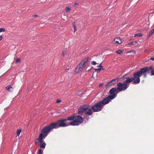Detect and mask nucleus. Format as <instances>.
I'll use <instances>...</instances> for the list:
<instances>
[{"label": "nucleus", "mask_w": 154, "mask_h": 154, "mask_svg": "<svg viewBox=\"0 0 154 154\" xmlns=\"http://www.w3.org/2000/svg\"><path fill=\"white\" fill-rule=\"evenodd\" d=\"M83 121L82 118L79 116H72L68 118L67 119H63L57 123H51L49 126L45 127L49 128L50 131L53 128H56L59 127H64L69 125H79Z\"/></svg>", "instance_id": "nucleus-1"}, {"label": "nucleus", "mask_w": 154, "mask_h": 154, "mask_svg": "<svg viewBox=\"0 0 154 154\" xmlns=\"http://www.w3.org/2000/svg\"><path fill=\"white\" fill-rule=\"evenodd\" d=\"M152 66L150 67H146L141 69L140 71L135 73L134 74V78H132L133 82L135 84L138 83L140 82V77L142 75H143L144 77L146 76V72L149 70L152 69Z\"/></svg>", "instance_id": "nucleus-2"}, {"label": "nucleus", "mask_w": 154, "mask_h": 154, "mask_svg": "<svg viewBox=\"0 0 154 154\" xmlns=\"http://www.w3.org/2000/svg\"><path fill=\"white\" fill-rule=\"evenodd\" d=\"M49 129L46 127L44 128L40 134L39 138H37L35 141V143L36 144L39 143L40 146L41 148L44 149L45 148L46 143L42 140L47 136L48 133L50 131Z\"/></svg>", "instance_id": "nucleus-3"}, {"label": "nucleus", "mask_w": 154, "mask_h": 154, "mask_svg": "<svg viewBox=\"0 0 154 154\" xmlns=\"http://www.w3.org/2000/svg\"><path fill=\"white\" fill-rule=\"evenodd\" d=\"M115 97V94L109 96L107 98L104 99L102 101L100 102L93 106L92 108V110L94 112H98L101 110L103 105L107 103L110 100L113 99Z\"/></svg>", "instance_id": "nucleus-4"}, {"label": "nucleus", "mask_w": 154, "mask_h": 154, "mask_svg": "<svg viewBox=\"0 0 154 154\" xmlns=\"http://www.w3.org/2000/svg\"><path fill=\"white\" fill-rule=\"evenodd\" d=\"M88 59V57L85 58L82 60L80 63L77 66L75 69V72L76 73L79 72L82 70L87 64Z\"/></svg>", "instance_id": "nucleus-5"}, {"label": "nucleus", "mask_w": 154, "mask_h": 154, "mask_svg": "<svg viewBox=\"0 0 154 154\" xmlns=\"http://www.w3.org/2000/svg\"><path fill=\"white\" fill-rule=\"evenodd\" d=\"M92 112L91 108L89 107L88 106H84L80 107L78 110L79 114L82 115L84 113L86 114L91 115Z\"/></svg>", "instance_id": "nucleus-6"}, {"label": "nucleus", "mask_w": 154, "mask_h": 154, "mask_svg": "<svg viewBox=\"0 0 154 154\" xmlns=\"http://www.w3.org/2000/svg\"><path fill=\"white\" fill-rule=\"evenodd\" d=\"M118 88L116 89L117 92L121 91L123 90L126 89L127 88V85L125 83L123 84H122L121 83H119L117 84Z\"/></svg>", "instance_id": "nucleus-7"}, {"label": "nucleus", "mask_w": 154, "mask_h": 154, "mask_svg": "<svg viewBox=\"0 0 154 154\" xmlns=\"http://www.w3.org/2000/svg\"><path fill=\"white\" fill-rule=\"evenodd\" d=\"M118 78L112 79L109 82H108L106 85V86L107 87H109L110 86L118 82Z\"/></svg>", "instance_id": "nucleus-8"}, {"label": "nucleus", "mask_w": 154, "mask_h": 154, "mask_svg": "<svg viewBox=\"0 0 154 154\" xmlns=\"http://www.w3.org/2000/svg\"><path fill=\"white\" fill-rule=\"evenodd\" d=\"M122 43V39L119 37L116 38L114 40L113 43L116 45H119Z\"/></svg>", "instance_id": "nucleus-9"}, {"label": "nucleus", "mask_w": 154, "mask_h": 154, "mask_svg": "<svg viewBox=\"0 0 154 154\" xmlns=\"http://www.w3.org/2000/svg\"><path fill=\"white\" fill-rule=\"evenodd\" d=\"M103 69V67L101 65V63L100 64L99 66L97 67V68L94 69L95 71L98 72H100L101 70Z\"/></svg>", "instance_id": "nucleus-10"}, {"label": "nucleus", "mask_w": 154, "mask_h": 154, "mask_svg": "<svg viewBox=\"0 0 154 154\" xmlns=\"http://www.w3.org/2000/svg\"><path fill=\"white\" fill-rule=\"evenodd\" d=\"M129 45H135L136 46H137L138 45V44L137 42L134 41L129 43H128L126 45L127 46H128Z\"/></svg>", "instance_id": "nucleus-11"}, {"label": "nucleus", "mask_w": 154, "mask_h": 154, "mask_svg": "<svg viewBox=\"0 0 154 154\" xmlns=\"http://www.w3.org/2000/svg\"><path fill=\"white\" fill-rule=\"evenodd\" d=\"M6 89L9 91H12L13 89V88L10 85L7 86L6 87Z\"/></svg>", "instance_id": "nucleus-12"}, {"label": "nucleus", "mask_w": 154, "mask_h": 154, "mask_svg": "<svg viewBox=\"0 0 154 154\" xmlns=\"http://www.w3.org/2000/svg\"><path fill=\"white\" fill-rule=\"evenodd\" d=\"M132 81H133L132 78H127L126 80L125 81L127 83H129Z\"/></svg>", "instance_id": "nucleus-13"}, {"label": "nucleus", "mask_w": 154, "mask_h": 154, "mask_svg": "<svg viewBox=\"0 0 154 154\" xmlns=\"http://www.w3.org/2000/svg\"><path fill=\"white\" fill-rule=\"evenodd\" d=\"M116 89L115 88H113L111 89L110 91V93L111 94H112L114 93Z\"/></svg>", "instance_id": "nucleus-14"}, {"label": "nucleus", "mask_w": 154, "mask_h": 154, "mask_svg": "<svg viewBox=\"0 0 154 154\" xmlns=\"http://www.w3.org/2000/svg\"><path fill=\"white\" fill-rule=\"evenodd\" d=\"M71 8L70 7L67 6L65 8V11L66 12H70Z\"/></svg>", "instance_id": "nucleus-15"}, {"label": "nucleus", "mask_w": 154, "mask_h": 154, "mask_svg": "<svg viewBox=\"0 0 154 154\" xmlns=\"http://www.w3.org/2000/svg\"><path fill=\"white\" fill-rule=\"evenodd\" d=\"M22 131V129H18L17 130V136H19L20 133Z\"/></svg>", "instance_id": "nucleus-16"}, {"label": "nucleus", "mask_w": 154, "mask_h": 154, "mask_svg": "<svg viewBox=\"0 0 154 154\" xmlns=\"http://www.w3.org/2000/svg\"><path fill=\"white\" fill-rule=\"evenodd\" d=\"M67 53V50L66 49H64L63 50L62 55L63 56L64 55H65Z\"/></svg>", "instance_id": "nucleus-17"}, {"label": "nucleus", "mask_w": 154, "mask_h": 154, "mask_svg": "<svg viewBox=\"0 0 154 154\" xmlns=\"http://www.w3.org/2000/svg\"><path fill=\"white\" fill-rule=\"evenodd\" d=\"M15 60L16 63H20L21 62L20 59L18 58H16Z\"/></svg>", "instance_id": "nucleus-18"}, {"label": "nucleus", "mask_w": 154, "mask_h": 154, "mask_svg": "<svg viewBox=\"0 0 154 154\" xmlns=\"http://www.w3.org/2000/svg\"><path fill=\"white\" fill-rule=\"evenodd\" d=\"M154 33V29L152 30L151 32L149 33L148 34L149 37L152 34H153Z\"/></svg>", "instance_id": "nucleus-19"}, {"label": "nucleus", "mask_w": 154, "mask_h": 154, "mask_svg": "<svg viewBox=\"0 0 154 154\" xmlns=\"http://www.w3.org/2000/svg\"><path fill=\"white\" fill-rule=\"evenodd\" d=\"M43 152V150H42L41 149H39L38 152V154H42Z\"/></svg>", "instance_id": "nucleus-20"}, {"label": "nucleus", "mask_w": 154, "mask_h": 154, "mask_svg": "<svg viewBox=\"0 0 154 154\" xmlns=\"http://www.w3.org/2000/svg\"><path fill=\"white\" fill-rule=\"evenodd\" d=\"M142 35H143V34L141 33H140L139 34H136L134 35V37H137V36L141 37L142 36Z\"/></svg>", "instance_id": "nucleus-21"}, {"label": "nucleus", "mask_w": 154, "mask_h": 154, "mask_svg": "<svg viewBox=\"0 0 154 154\" xmlns=\"http://www.w3.org/2000/svg\"><path fill=\"white\" fill-rule=\"evenodd\" d=\"M132 53L134 54H135L136 53V52L135 51H129L127 52H126V54H128V53Z\"/></svg>", "instance_id": "nucleus-22"}, {"label": "nucleus", "mask_w": 154, "mask_h": 154, "mask_svg": "<svg viewBox=\"0 0 154 154\" xmlns=\"http://www.w3.org/2000/svg\"><path fill=\"white\" fill-rule=\"evenodd\" d=\"M122 52L121 50H119L116 51V53L118 54H121Z\"/></svg>", "instance_id": "nucleus-23"}, {"label": "nucleus", "mask_w": 154, "mask_h": 154, "mask_svg": "<svg viewBox=\"0 0 154 154\" xmlns=\"http://www.w3.org/2000/svg\"><path fill=\"white\" fill-rule=\"evenodd\" d=\"M5 29L3 28H0V32H4L5 31Z\"/></svg>", "instance_id": "nucleus-24"}, {"label": "nucleus", "mask_w": 154, "mask_h": 154, "mask_svg": "<svg viewBox=\"0 0 154 154\" xmlns=\"http://www.w3.org/2000/svg\"><path fill=\"white\" fill-rule=\"evenodd\" d=\"M78 3H75L74 5V7H77L78 5Z\"/></svg>", "instance_id": "nucleus-25"}, {"label": "nucleus", "mask_w": 154, "mask_h": 154, "mask_svg": "<svg viewBox=\"0 0 154 154\" xmlns=\"http://www.w3.org/2000/svg\"><path fill=\"white\" fill-rule=\"evenodd\" d=\"M91 63L92 64L94 65H95L96 64V62L94 61H91Z\"/></svg>", "instance_id": "nucleus-26"}, {"label": "nucleus", "mask_w": 154, "mask_h": 154, "mask_svg": "<svg viewBox=\"0 0 154 154\" xmlns=\"http://www.w3.org/2000/svg\"><path fill=\"white\" fill-rule=\"evenodd\" d=\"M73 26L74 27V31H76V26L74 25H73Z\"/></svg>", "instance_id": "nucleus-27"}, {"label": "nucleus", "mask_w": 154, "mask_h": 154, "mask_svg": "<svg viewBox=\"0 0 154 154\" xmlns=\"http://www.w3.org/2000/svg\"><path fill=\"white\" fill-rule=\"evenodd\" d=\"M151 74L152 75H154V69L152 71Z\"/></svg>", "instance_id": "nucleus-28"}, {"label": "nucleus", "mask_w": 154, "mask_h": 154, "mask_svg": "<svg viewBox=\"0 0 154 154\" xmlns=\"http://www.w3.org/2000/svg\"><path fill=\"white\" fill-rule=\"evenodd\" d=\"M38 16V15L37 14H35L33 16V17H37Z\"/></svg>", "instance_id": "nucleus-29"}, {"label": "nucleus", "mask_w": 154, "mask_h": 154, "mask_svg": "<svg viewBox=\"0 0 154 154\" xmlns=\"http://www.w3.org/2000/svg\"><path fill=\"white\" fill-rule=\"evenodd\" d=\"M3 38V37L2 36H0V41H1Z\"/></svg>", "instance_id": "nucleus-30"}, {"label": "nucleus", "mask_w": 154, "mask_h": 154, "mask_svg": "<svg viewBox=\"0 0 154 154\" xmlns=\"http://www.w3.org/2000/svg\"><path fill=\"white\" fill-rule=\"evenodd\" d=\"M60 102V101L59 100H58L57 101V103H59Z\"/></svg>", "instance_id": "nucleus-31"}, {"label": "nucleus", "mask_w": 154, "mask_h": 154, "mask_svg": "<svg viewBox=\"0 0 154 154\" xmlns=\"http://www.w3.org/2000/svg\"><path fill=\"white\" fill-rule=\"evenodd\" d=\"M102 85H103V84H100V85L99 86H100V87H101V86H102Z\"/></svg>", "instance_id": "nucleus-32"}, {"label": "nucleus", "mask_w": 154, "mask_h": 154, "mask_svg": "<svg viewBox=\"0 0 154 154\" xmlns=\"http://www.w3.org/2000/svg\"><path fill=\"white\" fill-rule=\"evenodd\" d=\"M94 75V74H93V75H92V77H93Z\"/></svg>", "instance_id": "nucleus-33"}, {"label": "nucleus", "mask_w": 154, "mask_h": 154, "mask_svg": "<svg viewBox=\"0 0 154 154\" xmlns=\"http://www.w3.org/2000/svg\"><path fill=\"white\" fill-rule=\"evenodd\" d=\"M146 51H146V50H145V52H146Z\"/></svg>", "instance_id": "nucleus-34"}]
</instances>
